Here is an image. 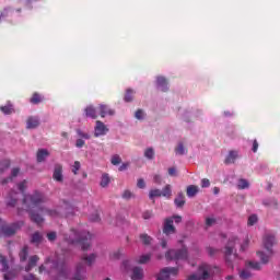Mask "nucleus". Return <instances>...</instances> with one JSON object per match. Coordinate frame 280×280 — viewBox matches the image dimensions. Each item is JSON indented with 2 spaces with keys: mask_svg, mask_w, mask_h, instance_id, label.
<instances>
[{
  "mask_svg": "<svg viewBox=\"0 0 280 280\" xmlns=\"http://www.w3.org/2000/svg\"><path fill=\"white\" fill-rule=\"evenodd\" d=\"M47 202V197L38 190L34 191L31 195H24L22 203L24 211H27L32 222L35 224H43L45 218L43 215H49L50 218H60L62 210L57 209H47L40 205Z\"/></svg>",
  "mask_w": 280,
  "mask_h": 280,
  "instance_id": "obj_1",
  "label": "nucleus"
},
{
  "mask_svg": "<svg viewBox=\"0 0 280 280\" xmlns=\"http://www.w3.org/2000/svg\"><path fill=\"white\" fill-rule=\"evenodd\" d=\"M92 237L93 236L89 232L79 233L71 229L69 236H66L65 240L68 244H80L82 250H89V248H91Z\"/></svg>",
  "mask_w": 280,
  "mask_h": 280,
  "instance_id": "obj_2",
  "label": "nucleus"
},
{
  "mask_svg": "<svg viewBox=\"0 0 280 280\" xmlns=\"http://www.w3.org/2000/svg\"><path fill=\"white\" fill-rule=\"evenodd\" d=\"M221 272L222 270L220 269V267L211 266L207 262H203L198 267L199 276L196 273H192L188 277L187 280H208V279H211L213 275H220Z\"/></svg>",
  "mask_w": 280,
  "mask_h": 280,
  "instance_id": "obj_3",
  "label": "nucleus"
},
{
  "mask_svg": "<svg viewBox=\"0 0 280 280\" xmlns=\"http://www.w3.org/2000/svg\"><path fill=\"white\" fill-rule=\"evenodd\" d=\"M266 252H257L261 264H268L275 252L272 250L273 244H277V238L272 234H266L262 240Z\"/></svg>",
  "mask_w": 280,
  "mask_h": 280,
  "instance_id": "obj_4",
  "label": "nucleus"
},
{
  "mask_svg": "<svg viewBox=\"0 0 280 280\" xmlns=\"http://www.w3.org/2000/svg\"><path fill=\"white\" fill-rule=\"evenodd\" d=\"M167 261H187L189 259V249L183 245L180 249H168L165 253Z\"/></svg>",
  "mask_w": 280,
  "mask_h": 280,
  "instance_id": "obj_5",
  "label": "nucleus"
},
{
  "mask_svg": "<svg viewBox=\"0 0 280 280\" xmlns=\"http://www.w3.org/2000/svg\"><path fill=\"white\" fill-rule=\"evenodd\" d=\"M23 224V221L7 224L3 219H0V237L2 235H4V237H12V235H16Z\"/></svg>",
  "mask_w": 280,
  "mask_h": 280,
  "instance_id": "obj_6",
  "label": "nucleus"
},
{
  "mask_svg": "<svg viewBox=\"0 0 280 280\" xmlns=\"http://www.w3.org/2000/svg\"><path fill=\"white\" fill-rule=\"evenodd\" d=\"M238 242L240 238H237V236H232L229 238V242L224 247L225 260L231 267H233V259L237 257L235 254H233V250Z\"/></svg>",
  "mask_w": 280,
  "mask_h": 280,
  "instance_id": "obj_7",
  "label": "nucleus"
},
{
  "mask_svg": "<svg viewBox=\"0 0 280 280\" xmlns=\"http://www.w3.org/2000/svg\"><path fill=\"white\" fill-rule=\"evenodd\" d=\"M175 224H180L183 222V217L180 215H173L171 218H166L164 220V225H163V233L164 235H174L176 233V226Z\"/></svg>",
  "mask_w": 280,
  "mask_h": 280,
  "instance_id": "obj_8",
  "label": "nucleus"
},
{
  "mask_svg": "<svg viewBox=\"0 0 280 280\" xmlns=\"http://www.w3.org/2000/svg\"><path fill=\"white\" fill-rule=\"evenodd\" d=\"M178 267H164L160 270L156 280H170L172 277H178Z\"/></svg>",
  "mask_w": 280,
  "mask_h": 280,
  "instance_id": "obj_9",
  "label": "nucleus"
},
{
  "mask_svg": "<svg viewBox=\"0 0 280 280\" xmlns=\"http://www.w3.org/2000/svg\"><path fill=\"white\" fill-rule=\"evenodd\" d=\"M105 135H108V127L102 120H96L94 137H104Z\"/></svg>",
  "mask_w": 280,
  "mask_h": 280,
  "instance_id": "obj_10",
  "label": "nucleus"
},
{
  "mask_svg": "<svg viewBox=\"0 0 280 280\" xmlns=\"http://www.w3.org/2000/svg\"><path fill=\"white\" fill-rule=\"evenodd\" d=\"M52 179L56 180V183H62L65 180V175H62V164H55Z\"/></svg>",
  "mask_w": 280,
  "mask_h": 280,
  "instance_id": "obj_11",
  "label": "nucleus"
},
{
  "mask_svg": "<svg viewBox=\"0 0 280 280\" xmlns=\"http://www.w3.org/2000/svg\"><path fill=\"white\" fill-rule=\"evenodd\" d=\"M7 207H16L19 202V192L11 190L5 199Z\"/></svg>",
  "mask_w": 280,
  "mask_h": 280,
  "instance_id": "obj_12",
  "label": "nucleus"
},
{
  "mask_svg": "<svg viewBox=\"0 0 280 280\" xmlns=\"http://www.w3.org/2000/svg\"><path fill=\"white\" fill-rule=\"evenodd\" d=\"M97 110L102 118L106 117V115H109V116L115 115V109H112L110 107H108V105L101 104L98 105Z\"/></svg>",
  "mask_w": 280,
  "mask_h": 280,
  "instance_id": "obj_13",
  "label": "nucleus"
},
{
  "mask_svg": "<svg viewBox=\"0 0 280 280\" xmlns=\"http://www.w3.org/2000/svg\"><path fill=\"white\" fill-rule=\"evenodd\" d=\"M84 272H86V269H85L84 265L81 262L77 266V271L71 280L84 279Z\"/></svg>",
  "mask_w": 280,
  "mask_h": 280,
  "instance_id": "obj_14",
  "label": "nucleus"
},
{
  "mask_svg": "<svg viewBox=\"0 0 280 280\" xmlns=\"http://www.w3.org/2000/svg\"><path fill=\"white\" fill-rule=\"evenodd\" d=\"M156 84L161 88V91H163V93H167V91H170L167 79H165L164 77H158Z\"/></svg>",
  "mask_w": 280,
  "mask_h": 280,
  "instance_id": "obj_15",
  "label": "nucleus"
},
{
  "mask_svg": "<svg viewBox=\"0 0 280 280\" xmlns=\"http://www.w3.org/2000/svg\"><path fill=\"white\" fill-rule=\"evenodd\" d=\"M47 156H49V151L47 149L37 150V153H36L37 163H44Z\"/></svg>",
  "mask_w": 280,
  "mask_h": 280,
  "instance_id": "obj_16",
  "label": "nucleus"
},
{
  "mask_svg": "<svg viewBox=\"0 0 280 280\" xmlns=\"http://www.w3.org/2000/svg\"><path fill=\"white\" fill-rule=\"evenodd\" d=\"M39 125H40V121L38 120L37 117L31 116L26 120V128L28 129L38 128Z\"/></svg>",
  "mask_w": 280,
  "mask_h": 280,
  "instance_id": "obj_17",
  "label": "nucleus"
},
{
  "mask_svg": "<svg viewBox=\"0 0 280 280\" xmlns=\"http://www.w3.org/2000/svg\"><path fill=\"white\" fill-rule=\"evenodd\" d=\"M43 234L40 232H35L31 236V244H35V246H39V244H43Z\"/></svg>",
  "mask_w": 280,
  "mask_h": 280,
  "instance_id": "obj_18",
  "label": "nucleus"
},
{
  "mask_svg": "<svg viewBox=\"0 0 280 280\" xmlns=\"http://www.w3.org/2000/svg\"><path fill=\"white\" fill-rule=\"evenodd\" d=\"M131 279L132 280H141V279H143V268L135 267L132 269Z\"/></svg>",
  "mask_w": 280,
  "mask_h": 280,
  "instance_id": "obj_19",
  "label": "nucleus"
},
{
  "mask_svg": "<svg viewBox=\"0 0 280 280\" xmlns=\"http://www.w3.org/2000/svg\"><path fill=\"white\" fill-rule=\"evenodd\" d=\"M42 102H45V96H43L40 93L35 92L33 93L32 97L30 98L31 104H42Z\"/></svg>",
  "mask_w": 280,
  "mask_h": 280,
  "instance_id": "obj_20",
  "label": "nucleus"
},
{
  "mask_svg": "<svg viewBox=\"0 0 280 280\" xmlns=\"http://www.w3.org/2000/svg\"><path fill=\"white\" fill-rule=\"evenodd\" d=\"M237 160V151H230L224 160L225 165H231Z\"/></svg>",
  "mask_w": 280,
  "mask_h": 280,
  "instance_id": "obj_21",
  "label": "nucleus"
},
{
  "mask_svg": "<svg viewBox=\"0 0 280 280\" xmlns=\"http://www.w3.org/2000/svg\"><path fill=\"white\" fill-rule=\"evenodd\" d=\"M174 202H175V205H176V207L178 208V209H183V207H185V194H183V192H179L178 195H177V198H175V200H174Z\"/></svg>",
  "mask_w": 280,
  "mask_h": 280,
  "instance_id": "obj_22",
  "label": "nucleus"
},
{
  "mask_svg": "<svg viewBox=\"0 0 280 280\" xmlns=\"http://www.w3.org/2000/svg\"><path fill=\"white\" fill-rule=\"evenodd\" d=\"M198 191H200V189L198 188V186L196 185H190L187 187L186 189V194L188 196V198H194L196 197V195L198 194Z\"/></svg>",
  "mask_w": 280,
  "mask_h": 280,
  "instance_id": "obj_23",
  "label": "nucleus"
},
{
  "mask_svg": "<svg viewBox=\"0 0 280 280\" xmlns=\"http://www.w3.org/2000/svg\"><path fill=\"white\" fill-rule=\"evenodd\" d=\"M85 115L86 117H91V119H97V109L93 105H90L85 108Z\"/></svg>",
  "mask_w": 280,
  "mask_h": 280,
  "instance_id": "obj_24",
  "label": "nucleus"
},
{
  "mask_svg": "<svg viewBox=\"0 0 280 280\" xmlns=\"http://www.w3.org/2000/svg\"><path fill=\"white\" fill-rule=\"evenodd\" d=\"M96 258H97V256L95 254H90V255L84 254L81 257L82 261H85V264H88V266H93V262L95 261Z\"/></svg>",
  "mask_w": 280,
  "mask_h": 280,
  "instance_id": "obj_25",
  "label": "nucleus"
},
{
  "mask_svg": "<svg viewBox=\"0 0 280 280\" xmlns=\"http://www.w3.org/2000/svg\"><path fill=\"white\" fill-rule=\"evenodd\" d=\"M21 172V168L15 167L11 171V177L5 178L2 180V185H7V183H10V180H12V178H16V176H19V173Z\"/></svg>",
  "mask_w": 280,
  "mask_h": 280,
  "instance_id": "obj_26",
  "label": "nucleus"
},
{
  "mask_svg": "<svg viewBox=\"0 0 280 280\" xmlns=\"http://www.w3.org/2000/svg\"><path fill=\"white\" fill-rule=\"evenodd\" d=\"M140 241L144 246H150L152 244V236L148 235L147 233L140 234Z\"/></svg>",
  "mask_w": 280,
  "mask_h": 280,
  "instance_id": "obj_27",
  "label": "nucleus"
},
{
  "mask_svg": "<svg viewBox=\"0 0 280 280\" xmlns=\"http://www.w3.org/2000/svg\"><path fill=\"white\" fill-rule=\"evenodd\" d=\"M1 113L4 115H12L14 113V108L12 107V104H8L0 107Z\"/></svg>",
  "mask_w": 280,
  "mask_h": 280,
  "instance_id": "obj_28",
  "label": "nucleus"
},
{
  "mask_svg": "<svg viewBox=\"0 0 280 280\" xmlns=\"http://www.w3.org/2000/svg\"><path fill=\"white\" fill-rule=\"evenodd\" d=\"M162 190L161 189H151L149 191V198L150 200H154V198H161Z\"/></svg>",
  "mask_w": 280,
  "mask_h": 280,
  "instance_id": "obj_29",
  "label": "nucleus"
},
{
  "mask_svg": "<svg viewBox=\"0 0 280 280\" xmlns=\"http://www.w3.org/2000/svg\"><path fill=\"white\" fill-rule=\"evenodd\" d=\"M250 277H253V273L250 272L248 267L243 269L242 271H240V278L241 279L246 280V279H250Z\"/></svg>",
  "mask_w": 280,
  "mask_h": 280,
  "instance_id": "obj_30",
  "label": "nucleus"
},
{
  "mask_svg": "<svg viewBox=\"0 0 280 280\" xmlns=\"http://www.w3.org/2000/svg\"><path fill=\"white\" fill-rule=\"evenodd\" d=\"M28 255H30L28 247H27V246H24V247L22 248V250L20 252V260H21V261H26Z\"/></svg>",
  "mask_w": 280,
  "mask_h": 280,
  "instance_id": "obj_31",
  "label": "nucleus"
},
{
  "mask_svg": "<svg viewBox=\"0 0 280 280\" xmlns=\"http://www.w3.org/2000/svg\"><path fill=\"white\" fill-rule=\"evenodd\" d=\"M248 187H250L248 180L244 178L238 179L237 189H248Z\"/></svg>",
  "mask_w": 280,
  "mask_h": 280,
  "instance_id": "obj_32",
  "label": "nucleus"
},
{
  "mask_svg": "<svg viewBox=\"0 0 280 280\" xmlns=\"http://www.w3.org/2000/svg\"><path fill=\"white\" fill-rule=\"evenodd\" d=\"M133 97H135V90L128 89L125 94V98H124L125 102H132Z\"/></svg>",
  "mask_w": 280,
  "mask_h": 280,
  "instance_id": "obj_33",
  "label": "nucleus"
},
{
  "mask_svg": "<svg viewBox=\"0 0 280 280\" xmlns=\"http://www.w3.org/2000/svg\"><path fill=\"white\" fill-rule=\"evenodd\" d=\"M162 196L164 198H171L172 197V186L171 185H166L163 190H162Z\"/></svg>",
  "mask_w": 280,
  "mask_h": 280,
  "instance_id": "obj_34",
  "label": "nucleus"
},
{
  "mask_svg": "<svg viewBox=\"0 0 280 280\" xmlns=\"http://www.w3.org/2000/svg\"><path fill=\"white\" fill-rule=\"evenodd\" d=\"M175 152L176 154H179V155L187 154V149H185V145L183 144V142H179L177 148H175Z\"/></svg>",
  "mask_w": 280,
  "mask_h": 280,
  "instance_id": "obj_35",
  "label": "nucleus"
},
{
  "mask_svg": "<svg viewBox=\"0 0 280 280\" xmlns=\"http://www.w3.org/2000/svg\"><path fill=\"white\" fill-rule=\"evenodd\" d=\"M0 264H2V272H8L10 267L8 266V259L0 254Z\"/></svg>",
  "mask_w": 280,
  "mask_h": 280,
  "instance_id": "obj_36",
  "label": "nucleus"
},
{
  "mask_svg": "<svg viewBox=\"0 0 280 280\" xmlns=\"http://www.w3.org/2000/svg\"><path fill=\"white\" fill-rule=\"evenodd\" d=\"M152 259V254H145L139 257L138 264H148Z\"/></svg>",
  "mask_w": 280,
  "mask_h": 280,
  "instance_id": "obj_37",
  "label": "nucleus"
},
{
  "mask_svg": "<svg viewBox=\"0 0 280 280\" xmlns=\"http://www.w3.org/2000/svg\"><path fill=\"white\" fill-rule=\"evenodd\" d=\"M247 268H252V270H261V264L258 261H248Z\"/></svg>",
  "mask_w": 280,
  "mask_h": 280,
  "instance_id": "obj_38",
  "label": "nucleus"
},
{
  "mask_svg": "<svg viewBox=\"0 0 280 280\" xmlns=\"http://www.w3.org/2000/svg\"><path fill=\"white\" fill-rule=\"evenodd\" d=\"M110 183V177L108 174H103L102 179H101V187H108Z\"/></svg>",
  "mask_w": 280,
  "mask_h": 280,
  "instance_id": "obj_39",
  "label": "nucleus"
},
{
  "mask_svg": "<svg viewBox=\"0 0 280 280\" xmlns=\"http://www.w3.org/2000/svg\"><path fill=\"white\" fill-rule=\"evenodd\" d=\"M144 156H145V159H149V161H152V159H154V149L148 148L144 151Z\"/></svg>",
  "mask_w": 280,
  "mask_h": 280,
  "instance_id": "obj_40",
  "label": "nucleus"
},
{
  "mask_svg": "<svg viewBox=\"0 0 280 280\" xmlns=\"http://www.w3.org/2000/svg\"><path fill=\"white\" fill-rule=\"evenodd\" d=\"M3 279L4 280H14V279H16V271H8L7 273H4Z\"/></svg>",
  "mask_w": 280,
  "mask_h": 280,
  "instance_id": "obj_41",
  "label": "nucleus"
},
{
  "mask_svg": "<svg viewBox=\"0 0 280 280\" xmlns=\"http://www.w3.org/2000/svg\"><path fill=\"white\" fill-rule=\"evenodd\" d=\"M248 226H255L257 224V214H252L247 221Z\"/></svg>",
  "mask_w": 280,
  "mask_h": 280,
  "instance_id": "obj_42",
  "label": "nucleus"
},
{
  "mask_svg": "<svg viewBox=\"0 0 280 280\" xmlns=\"http://www.w3.org/2000/svg\"><path fill=\"white\" fill-rule=\"evenodd\" d=\"M122 198L124 200H130V198H135V194H132L130 190H125L122 192Z\"/></svg>",
  "mask_w": 280,
  "mask_h": 280,
  "instance_id": "obj_43",
  "label": "nucleus"
},
{
  "mask_svg": "<svg viewBox=\"0 0 280 280\" xmlns=\"http://www.w3.org/2000/svg\"><path fill=\"white\" fill-rule=\"evenodd\" d=\"M77 135H78V137H81V139H91V135H89L80 129H77Z\"/></svg>",
  "mask_w": 280,
  "mask_h": 280,
  "instance_id": "obj_44",
  "label": "nucleus"
},
{
  "mask_svg": "<svg viewBox=\"0 0 280 280\" xmlns=\"http://www.w3.org/2000/svg\"><path fill=\"white\" fill-rule=\"evenodd\" d=\"M58 237V234L56 232H49L47 233V240L48 242H56Z\"/></svg>",
  "mask_w": 280,
  "mask_h": 280,
  "instance_id": "obj_45",
  "label": "nucleus"
},
{
  "mask_svg": "<svg viewBox=\"0 0 280 280\" xmlns=\"http://www.w3.org/2000/svg\"><path fill=\"white\" fill-rule=\"evenodd\" d=\"M27 188V180H23L22 183L18 184V189L24 194L25 189Z\"/></svg>",
  "mask_w": 280,
  "mask_h": 280,
  "instance_id": "obj_46",
  "label": "nucleus"
},
{
  "mask_svg": "<svg viewBox=\"0 0 280 280\" xmlns=\"http://www.w3.org/2000/svg\"><path fill=\"white\" fill-rule=\"evenodd\" d=\"M10 167V161H2L0 162V172H5Z\"/></svg>",
  "mask_w": 280,
  "mask_h": 280,
  "instance_id": "obj_47",
  "label": "nucleus"
},
{
  "mask_svg": "<svg viewBox=\"0 0 280 280\" xmlns=\"http://www.w3.org/2000/svg\"><path fill=\"white\" fill-rule=\"evenodd\" d=\"M38 259H40L38 256L34 255L30 258L28 265L33 266V268L38 264Z\"/></svg>",
  "mask_w": 280,
  "mask_h": 280,
  "instance_id": "obj_48",
  "label": "nucleus"
},
{
  "mask_svg": "<svg viewBox=\"0 0 280 280\" xmlns=\"http://www.w3.org/2000/svg\"><path fill=\"white\" fill-rule=\"evenodd\" d=\"M80 167H81L80 161H75L73 166H72V173L74 175H78V172L80 171Z\"/></svg>",
  "mask_w": 280,
  "mask_h": 280,
  "instance_id": "obj_49",
  "label": "nucleus"
},
{
  "mask_svg": "<svg viewBox=\"0 0 280 280\" xmlns=\"http://www.w3.org/2000/svg\"><path fill=\"white\" fill-rule=\"evenodd\" d=\"M119 163H121V156L117 154L112 156V165H119Z\"/></svg>",
  "mask_w": 280,
  "mask_h": 280,
  "instance_id": "obj_50",
  "label": "nucleus"
},
{
  "mask_svg": "<svg viewBox=\"0 0 280 280\" xmlns=\"http://www.w3.org/2000/svg\"><path fill=\"white\" fill-rule=\"evenodd\" d=\"M248 244H250V240H248V237H246L244 240V242L241 244V250L242 253H244V250H246V248H248Z\"/></svg>",
  "mask_w": 280,
  "mask_h": 280,
  "instance_id": "obj_51",
  "label": "nucleus"
},
{
  "mask_svg": "<svg viewBox=\"0 0 280 280\" xmlns=\"http://www.w3.org/2000/svg\"><path fill=\"white\" fill-rule=\"evenodd\" d=\"M137 187L139 189H145V180L143 178H139L137 183Z\"/></svg>",
  "mask_w": 280,
  "mask_h": 280,
  "instance_id": "obj_52",
  "label": "nucleus"
},
{
  "mask_svg": "<svg viewBox=\"0 0 280 280\" xmlns=\"http://www.w3.org/2000/svg\"><path fill=\"white\" fill-rule=\"evenodd\" d=\"M211 186V182L207 178L201 179V187L207 188Z\"/></svg>",
  "mask_w": 280,
  "mask_h": 280,
  "instance_id": "obj_53",
  "label": "nucleus"
},
{
  "mask_svg": "<svg viewBox=\"0 0 280 280\" xmlns=\"http://www.w3.org/2000/svg\"><path fill=\"white\" fill-rule=\"evenodd\" d=\"M85 141L83 139H78L75 142V148H84Z\"/></svg>",
  "mask_w": 280,
  "mask_h": 280,
  "instance_id": "obj_54",
  "label": "nucleus"
},
{
  "mask_svg": "<svg viewBox=\"0 0 280 280\" xmlns=\"http://www.w3.org/2000/svg\"><path fill=\"white\" fill-rule=\"evenodd\" d=\"M130 166V163H122L119 167H118V170H119V172H126V170H128V167Z\"/></svg>",
  "mask_w": 280,
  "mask_h": 280,
  "instance_id": "obj_55",
  "label": "nucleus"
},
{
  "mask_svg": "<svg viewBox=\"0 0 280 280\" xmlns=\"http://www.w3.org/2000/svg\"><path fill=\"white\" fill-rule=\"evenodd\" d=\"M9 12H10V9H8V8L3 9L0 14V21H1V19H5V16H8Z\"/></svg>",
  "mask_w": 280,
  "mask_h": 280,
  "instance_id": "obj_56",
  "label": "nucleus"
},
{
  "mask_svg": "<svg viewBox=\"0 0 280 280\" xmlns=\"http://www.w3.org/2000/svg\"><path fill=\"white\" fill-rule=\"evenodd\" d=\"M214 223H215V219H213V218L206 219V225L213 226Z\"/></svg>",
  "mask_w": 280,
  "mask_h": 280,
  "instance_id": "obj_57",
  "label": "nucleus"
},
{
  "mask_svg": "<svg viewBox=\"0 0 280 280\" xmlns=\"http://www.w3.org/2000/svg\"><path fill=\"white\" fill-rule=\"evenodd\" d=\"M143 220H150L152 218V211H145L142 213Z\"/></svg>",
  "mask_w": 280,
  "mask_h": 280,
  "instance_id": "obj_58",
  "label": "nucleus"
},
{
  "mask_svg": "<svg viewBox=\"0 0 280 280\" xmlns=\"http://www.w3.org/2000/svg\"><path fill=\"white\" fill-rule=\"evenodd\" d=\"M136 119H142L143 118V109H138L135 115Z\"/></svg>",
  "mask_w": 280,
  "mask_h": 280,
  "instance_id": "obj_59",
  "label": "nucleus"
},
{
  "mask_svg": "<svg viewBox=\"0 0 280 280\" xmlns=\"http://www.w3.org/2000/svg\"><path fill=\"white\" fill-rule=\"evenodd\" d=\"M257 150H259V142H257V140H254L252 151L257 152Z\"/></svg>",
  "mask_w": 280,
  "mask_h": 280,
  "instance_id": "obj_60",
  "label": "nucleus"
},
{
  "mask_svg": "<svg viewBox=\"0 0 280 280\" xmlns=\"http://www.w3.org/2000/svg\"><path fill=\"white\" fill-rule=\"evenodd\" d=\"M153 180H154L155 185H161V183H162L161 175H154Z\"/></svg>",
  "mask_w": 280,
  "mask_h": 280,
  "instance_id": "obj_61",
  "label": "nucleus"
},
{
  "mask_svg": "<svg viewBox=\"0 0 280 280\" xmlns=\"http://www.w3.org/2000/svg\"><path fill=\"white\" fill-rule=\"evenodd\" d=\"M208 253H209L210 257H213V255H215V253H218V249H214L213 247H209Z\"/></svg>",
  "mask_w": 280,
  "mask_h": 280,
  "instance_id": "obj_62",
  "label": "nucleus"
},
{
  "mask_svg": "<svg viewBox=\"0 0 280 280\" xmlns=\"http://www.w3.org/2000/svg\"><path fill=\"white\" fill-rule=\"evenodd\" d=\"M24 280H38V278H36V276L30 273L28 276L24 277Z\"/></svg>",
  "mask_w": 280,
  "mask_h": 280,
  "instance_id": "obj_63",
  "label": "nucleus"
},
{
  "mask_svg": "<svg viewBox=\"0 0 280 280\" xmlns=\"http://www.w3.org/2000/svg\"><path fill=\"white\" fill-rule=\"evenodd\" d=\"M168 174L171 176H176V170L174 167L168 168Z\"/></svg>",
  "mask_w": 280,
  "mask_h": 280,
  "instance_id": "obj_64",
  "label": "nucleus"
}]
</instances>
